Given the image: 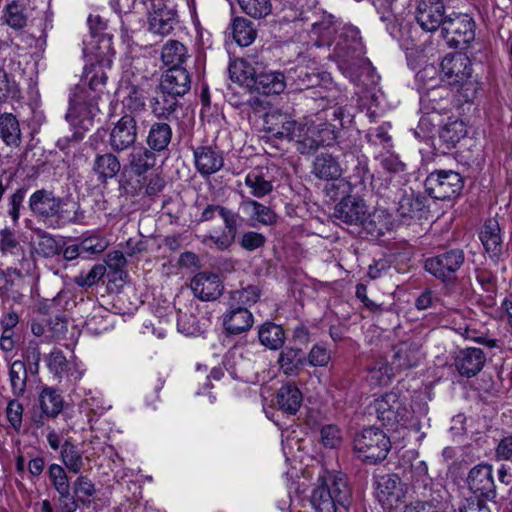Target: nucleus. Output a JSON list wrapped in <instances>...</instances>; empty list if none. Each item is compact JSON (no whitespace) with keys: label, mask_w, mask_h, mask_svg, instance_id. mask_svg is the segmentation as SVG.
I'll list each match as a JSON object with an SVG mask.
<instances>
[{"label":"nucleus","mask_w":512,"mask_h":512,"mask_svg":"<svg viewBox=\"0 0 512 512\" xmlns=\"http://www.w3.org/2000/svg\"><path fill=\"white\" fill-rule=\"evenodd\" d=\"M111 66L112 57L109 52L103 56L96 54V61L85 66L81 84L70 98L67 119L80 118L81 122L91 121L98 114V104L107 81L106 70Z\"/></svg>","instance_id":"obj_1"},{"label":"nucleus","mask_w":512,"mask_h":512,"mask_svg":"<svg viewBox=\"0 0 512 512\" xmlns=\"http://www.w3.org/2000/svg\"><path fill=\"white\" fill-rule=\"evenodd\" d=\"M29 209L34 216L49 223L54 228L62 227L68 223H81L85 218L80 205L72 203L69 210L65 198L56 196L52 190L38 189L29 197Z\"/></svg>","instance_id":"obj_2"},{"label":"nucleus","mask_w":512,"mask_h":512,"mask_svg":"<svg viewBox=\"0 0 512 512\" xmlns=\"http://www.w3.org/2000/svg\"><path fill=\"white\" fill-rule=\"evenodd\" d=\"M333 217L341 223L360 226L372 238L382 236L387 229L383 213L370 211L364 199L357 195L343 197L335 205Z\"/></svg>","instance_id":"obj_3"},{"label":"nucleus","mask_w":512,"mask_h":512,"mask_svg":"<svg viewBox=\"0 0 512 512\" xmlns=\"http://www.w3.org/2000/svg\"><path fill=\"white\" fill-rule=\"evenodd\" d=\"M351 497L346 476L340 472H327L319 477L310 502L315 512H337L338 506L347 507L350 504Z\"/></svg>","instance_id":"obj_4"},{"label":"nucleus","mask_w":512,"mask_h":512,"mask_svg":"<svg viewBox=\"0 0 512 512\" xmlns=\"http://www.w3.org/2000/svg\"><path fill=\"white\" fill-rule=\"evenodd\" d=\"M390 448L389 437L376 427L364 428L354 438V450L358 458L369 464L384 460Z\"/></svg>","instance_id":"obj_5"},{"label":"nucleus","mask_w":512,"mask_h":512,"mask_svg":"<svg viewBox=\"0 0 512 512\" xmlns=\"http://www.w3.org/2000/svg\"><path fill=\"white\" fill-rule=\"evenodd\" d=\"M372 407L382 425L390 429L407 427L411 413L396 392H388L375 399Z\"/></svg>","instance_id":"obj_6"},{"label":"nucleus","mask_w":512,"mask_h":512,"mask_svg":"<svg viewBox=\"0 0 512 512\" xmlns=\"http://www.w3.org/2000/svg\"><path fill=\"white\" fill-rule=\"evenodd\" d=\"M476 24L465 13H453L446 17L441 35L452 48L464 47L475 39Z\"/></svg>","instance_id":"obj_7"},{"label":"nucleus","mask_w":512,"mask_h":512,"mask_svg":"<svg viewBox=\"0 0 512 512\" xmlns=\"http://www.w3.org/2000/svg\"><path fill=\"white\" fill-rule=\"evenodd\" d=\"M425 189L434 199L447 200L460 194L463 180L459 173L452 170H438L428 175Z\"/></svg>","instance_id":"obj_8"},{"label":"nucleus","mask_w":512,"mask_h":512,"mask_svg":"<svg viewBox=\"0 0 512 512\" xmlns=\"http://www.w3.org/2000/svg\"><path fill=\"white\" fill-rule=\"evenodd\" d=\"M465 255L461 249H451L429 257L424 262L425 270L442 282H452L456 273L462 267Z\"/></svg>","instance_id":"obj_9"},{"label":"nucleus","mask_w":512,"mask_h":512,"mask_svg":"<svg viewBox=\"0 0 512 512\" xmlns=\"http://www.w3.org/2000/svg\"><path fill=\"white\" fill-rule=\"evenodd\" d=\"M440 67L441 80L457 89L462 88L472 75L471 61L465 54L446 55L442 59Z\"/></svg>","instance_id":"obj_10"},{"label":"nucleus","mask_w":512,"mask_h":512,"mask_svg":"<svg viewBox=\"0 0 512 512\" xmlns=\"http://www.w3.org/2000/svg\"><path fill=\"white\" fill-rule=\"evenodd\" d=\"M148 16L149 31L153 34L169 35L178 23L177 10L170 0H155Z\"/></svg>","instance_id":"obj_11"},{"label":"nucleus","mask_w":512,"mask_h":512,"mask_svg":"<svg viewBox=\"0 0 512 512\" xmlns=\"http://www.w3.org/2000/svg\"><path fill=\"white\" fill-rule=\"evenodd\" d=\"M469 490L479 499L493 501L497 497L493 477V467L488 463H480L472 467L467 476Z\"/></svg>","instance_id":"obj_12"},{"label":"nucleus","mask_w":512,"mask_h":512,"mask_svg":"<svg viewBox=\"0 0 512 512\" xmlns=\"http://www.w3.org/2000/svg\"><path fill=\"white\" fill-rule=\"evenodd\" d=\"M137 124L131 114L123 115L113 126L109 135V145L115 152L134 147L137 140Z\"/></svg>","instance_id":"obj_13"},{"label":"nucleus","mask_w":512,"mask_h":512,"mask_svg":"<svg viewBox=\"0 0 512 512\" xmlns=\"http://www.w3.org/2000/svg\"><path fill=\"white\" fill-rule=\"evenodd\" d=\"M155 80L148 76L137 77L127 87V95L123 99V106L131 113L145 110L146 100L156 88Z\"/></svg>","instance_id":"obj_14"},{"label":"nucleus","mask_w":512,"mask_h":512,"mask_svg":"<svg viewBox=\"0 0 512 512\" xmlns=\"http://www.w3.org/2000/svg\"><path fill=\"white\" fill-rule=\"evenodd\" d=\"M444 4L419 0L415 9V20L426 32L442 29L446 21Z\"/></svg>","instance_id":"obj_15"},{"label":"nucleus","mask_w":512,"mask_h":512,"mask_svg":"<svg viewBox=\"0 0 512 512\" xmlns=\"http://www.w3.org/2000/svg\"><path fill=\"white\" fill-rule=\"evenodd\" d=\"M191 290L201 301H215L224 291L219 275L212 272H199L191 280Z\"/></svg>","instance_id":"obj_16"},{"label":"nucleus","mask_w":512,"mask_h":512,"mask_svg":"<svg viewBox=\"0 0 512 512\" xmlns=\"http://www.w3.org/2000/svg\"><path fill=\"white\" fill-rule=\"evenodd\" d=\"M479 239L492 261H499L504 253V241L500 224L497 219L489 218L479 231Z\"/></svg>","instance_id":"obj_17"},{"label":"nucleus","mask_w":512,"mask_h":512,"mask_svg":"<svg viewBox=\"0 0 512 512\" xmlns=\"http://www.w3.org/2000/svg\"><path fill=\"white\" fill-rule=\"evenodd\" d=\"M221 218L225 229L219 235H204L201 242L205 245L213 243L219 250H226L233 244L237 235L239 215L224 207L221 209Z\"/></svg>","instance_id":"obj_18"},{"label":"nucleus","mask_w":512,"mask_h":512,"mask_svg":"<svg viewBox=\"0 0 512 512\" xmlns=\"http://www.w3.org/2000/svg\"><path fill=\"white\" fill-rule=\"evenodd\" d=\"M264 129L273 138L291 141L296 136L297 124L290 115L272 111L264 117Z\"/></svg>","instance_id":"obj_19"},{"label":"nucleus","mask_w":512,"mask_h":512,"mask_svg":"<svg viewBox=\"0 0 512 512\" xmlns=\"http://www.w3.org/2000/svg\"><path fill=\"white\" fill-rule=\"evenodd\" d=\"M485 362L486 355L480 348L469 347L457 352L454 366L461 376L471 378L481 372Z\"/></svg>","instance_id":"obj_20"},{"label":"nucleus","mask_w":512,"mask_h":512,"mask_svg":"<svg viewBox=\"0 0 512 512\" xmlns=\"http://www.w3.org/2000/svg\"><path fill=\"white\" fill-rule=\"evenodd\" d=\"M40 414H34L32 421L37 427H42L48 419L55 418L63 409V398L53 388H44L39 395Z\"/></svg>","instance_id":"obj_21"},{"label":"nucleus","mask_w":512,"mask_h":512,"mask_svg":"<svg viewBox=\"0 0 512 512\" xmlns=\"http://www.w3.org/2000/svg\"><path fill=\"white\" fill-rule=\"evenodd\" d=\"M193 154L196 170L203 177L215 174L224 165L223 153L217 147L199 146Z\"/></svg>","instance_id":"obj_22"},{"label":"nucleus","mask_w":512,"mask_h":512,"mask_svg":"<svg viewBox=\"0 0 512 512\" xmlns=\"http://www.w3.org/2000/svg\"><path fill=\"white\" fill-rule=\"evenodd\" d=\"M229 308L223 314V327L228 334L238 335L248 331L254 323L252 313L242 306L228 303Z\"/></svg>","instance_id":"obj_23"},{"label":"nucleus","mask_w":512,"mask_h":512,"mask_svg":"<svg viewBox=\"0 0 512 512\" xmlns=\"http://www.w3.org/2000/svg\"><path fill=\"white\" fill-rule=\"evenodd\" d=\"M375 495L383 507L392 508L400 500L398 478L394 474L374 476Z\"/></svg>","instance_id":"obj_24"},{"label":"nucleus","mask_w":512,"mask_h":512,"mask_svg":"<svg viewBox=\"0 0 512 512\" xmlns=\"http://www.w3.org/2000/svg\"><path fill=\"white\" fill-rule=\"evenodd\" d=\"M261 66L253 57L236 59L229 66L230 78L233 82L252 88Z\"/></svg>","instance_id":"obj_25"},{"label":"nucleus","mask_w":512,"mask_h":512,"mask_svg":"<svg viewBox=\"0 0 512 512\" xmlns=\"http://www.w3.org/2000/svg\"><path fill=\"white\" fill-rule=\"evenodd\" d=\"M191 87L189 72L183 67H170L162 76L159 89L176 96L186 94Z\"/></svg>","instance_id":"obj_26"},{"label":"nucleus","mask_w":512,"mask_h":512,"mask_svg":"<svg viewBox=\"0 0 512 512\" xmlns=\"http://www.w3.org/2000/svg\"><path fill=\"white\" fill-rule=\"evenodd\" d=\"M421 110L425 113L444 114L449 108V90L446 85L427 88L420 97Z\"/></svg>","instance_id":"obj_27"},{"label":"nucleus","mask_w":512,"mask_h":512,"mask_svg":"<svg viewBox=\"0 0 512 512\" xmlns=\"http://www.w3.org/2000/svg\"><path fill=\"white\" fill-rule=\"evenodd\" d=\"M286 88V79L280 71H267L263 66L254 80L252 89L263 95H278Z\"/></svg>","instance_id":"obj_28"},{"label":"nucleus","mask_w":512,"mask_h":512,"mask_svg":"<svg viewBox=\"0 0 512 512\" xmlns=\"http://www.w3.org/2000/svg\"><path fill=\"white\" fill-rule=\"evenodd\" d=\"M156 159V152L150 148L134 146L128 155L126 168L140 176L155 166Z\"/></svg>","instance_id":"obj_29"},{"label":"nucleus","mask_w":512,"mask_h":512,"mask_svg":"<svg viewBox=\"0 0 512 512\" xmlns=\"http://www.w3.org/2000/svg\"><path fill=\"white\" fill-rule=\"evenodd\" d=\"M419 361L420 350L416 344L401 342L394 347L391 365L396 371L415 367Z\"/></svg>","instance_id":"obj_30"},{"label":"nucleus","mask_w":512,"mask_h":512,"mask_svg":"<svg viewBox=\"0 0 512 512\" xmlns=\"http://www.w3.org/2000/svg\"><path fill=\"white\" fill-rule=\"evenodd\" d=\"M302 393L291 383L283 384L276 393V404L284 413L294 415L302 404Z\"/></svg>","instance_id":"obj_31"},{"label":"nucleus","mask_w":512,"mask_h":512,"mask_svg":"<svg viewBox=\"0 0 512 512\" xmlns=\"http://www.w3.org/2000/svg\"><path fill=\"white\" fill-rule=\"evenodd\" d=\"M240 208L253 222H258L263 225H273L277 221V215L270 207L251 198L243 199L240 203Z\"/></svg>","instance_id":"obj_32"},{"label":"nucleus","mask_w":512,"mask_h":512,"mask_svg":"<svg viewBox=\"0 0 512 512\" xmlns=\"http://www.w3.org/2000/svg\"><path fill=\"white\" fill-rule=\"evenodd\" d=\"M2 20L14 30L23 29L28 21L25 0H8L3 10Z\"/></svg>","instance_id":"obj_33"},{"label":"nucleus","mask_w":512,"mask_h":512,"mask_svg":"<svg viewBox=\"0 0 512 512\" xmlns=\"http://www.w3.org/2000/svg\"><path fill=\"white\" fill-rule=\"evenodd\" d=\"M265 170L263 167H255L245 177V185L253 197L263 198L273 190L272 181L266 177Z\"/></svg>","instance_id":"obj_34"},{"label":"nucleus","mask_w":512,"mask_h":512,"mask_svg":"<svg viewBox=\"0 0 512 512\" xmlns=\"http://www.w3.org/2000/svg\"><path fill=\"white\" fill-rule=\"evenodd\" d=\"M171 139V126L165 122H154L148 131L146 143L151 150L161 152L167 149Z\"/></svg>","instance_id":"obj_35"},{"label":"nucleus","mask_w":512,"mask_h":512,"mask_svg":"<svg viewBox=\"0 0 512 512\" xmlns=\"http://www.w3.org/2000/svg\"><path fill=\"white\" fill-rule=\"evenodd\" d=\"M92 169L98 180L105 183L119 173L121 164L117 156L112 153L97 154Z\"/></svg>","instance_id":"obj_36"},{"label":"nucleus","mask_w":512,"mask_h":512,"mask_svg":"<svg viewBox=\"0 0 512 512\" xmlns=\"http://www.w3.org/2000/svg\"><path fill=\"white\" fill-rule=\"evenodd\" d=\"M339 162L330 154L321 153L313 162V173L324 180H336L342 175Z\"/></svg>","instance_id":"obj_37"},{"label":"nucleus","mask_w":512,"mask_h":512,"mask_svg":"<svg viewBox=\"0 0 512 512\" xmlns=\"http://www.w3.org/2000/svg\"><path fill=\"white\" fill-rule=\"evenodd\" d=\"M0 137L8 146L18 147L21 143L19 121L12 113L0 115Z\"/></svg>","instance_id":"obj_38"},{"label":"nucleus","mask_w":512,"mask_h":512,"mask_svg":"<svg viewBox=\"0 0 512 512\" xmlns=\"http://www.w3.org/2000/svg\"><path fill=\"white\" fill-rule=\"evenodd\" d=\"M178 106L177 96L161 91L150 100L152 113L159 119H168Z\"/></svg>","instance_id":"obj_39"},{"label":"nucleus","mask_w":512,"mask_h":512,"mask_svg":"<svg viewBox=\"0 0 512 512\" xmlns=\"http://www.w3.org/2000/svg\"><path fill=\"white\" fill-rule=\"evenodd\" d=\"M260 343L271 349L277 350L284 344V330L280 325L267 322L260 326L258 331Z\"/></svg>","instance_id":"obj_40"},{"label":"nucleus","mask_w":512,"mask_h":512,"mask_svg":"<svg viewBox=\"0 0 512 512\" xmlns=\"http://www.w3.org/2000/svg\"><path fill=\"white\" fill-rule=\"evenodd\" d=\"M188 57L186 47L177 40H169L161 51V58L165 65L171 67H181Z\"/></svg>","instance_id":"obj_41"},{"label":"nucleus","mask_w":512,"mask_h":512,"mask_svg":"<svg viewBox=\"0 0 512 512\" xmlns=\"http://www.w3.org/2000/svg\"><path fill=\"white\" fill-rule=\"evenodd\" d=\"M232 34L237 44L245 47L255 40L256 30L251 21L242 17H236L232 24Z\"/></svg>","instance_id":"obj_42"},{"label":"nucleus","mask_w":512,"mask_h":512,"mask_svg":"<svg viewBox=\"0 0 512 512\" xmlns=\"http://www.w3.org/2000/svg\"><path fill=\"white\" fill-rule=\"evenodd\" d=\"M61 458L65 467L74 474L80 473L84 467L83 453L68 441L62 445Z\"/></svg>","instance_id":"obj_43"},{"label":"nucleus","mask_w":512,"mask_h":512,"mask_svg":"<svg viewBox=\"0 0 512 512\" xmlns=\"http://www.w3.org/2000/svg\"><path fill=\"white\" fill-rule=\"evenodd\" d=\"M261 289L257 285H247L230 293L229 303L236 306H252L258 302Z\"/></svg>","instance_id":"obj_44"},{"label":"nucleus","mask_w":512,"mask_h":512,"mask_svg":"<svg viewBox=\"0 0 512 512\" xmlns=\"http://www.w3.org/2000/svg\"><path fill=\"white\" fill-rule=\"evenodd\" d=\"M303 359L300 349L286 347L281 351L278 363L285 374L293 375L302 365Z\"/></svg>","instance_id":"obj_45"},{"label":"nucleus","mask_w":512,"mask_h":512,"mask_svg":"<svg viewBox=\"0 0 512 512\" xmlns=\"http://www.w3.org/2000/svg\"><path fill=\"white\" fill-rule=\"evenodd\" d=\"M297 131L299 132L297 135L298 139L296 141L297 142V150L300 153H302V154L312 153L320 147V144L317 141L318 139L316 136L317 126L310 125V126H307L306 128L297 127Z\"/></svg>","instance_id":"obj_46"},{"label":"nucleus","mask_w":512,"mask_h":512,"mask_svg":"<svg viewBox=\"0 0 512 512\" xmlns=\"http://www.w3.org/2000/svg\"><path fill=\"white\" fill-rule=\"evenodd\" d=\"M9 378L12 392L15 396H20L26 388L27 371L24 362L14 361L9 369Z\"/></svg>","instance_id":"obj_47"},{"label":"nucleus","mask_w":512,"mask_h":512,"mask_svg":"<svg viewBox=\"0 0 512 512\" xmlns=\"http://www.w3.org/2000/svg\"><path fill=\"white\" fill-rule=\"evenodd\" d=\"M241 10L255 19H261L272 11L270 0H237Z\"/></svg>","instance_id":"obj_48"},{"label":"nucleus","mask_w":512,"mask_h":512,"mask_svg":"<svg viewBox=\"0 0 512 512\" xmlns=\"http://www.w3.org/2000/svg\"><path fill=\"white\" fill-rule=\"evenodd\" d=\"M395 371L391 364L384 361H377L368 370L371 382L378 386L388 385L394 377Z\"/></svg>","instance_id":"obj_49"},{"label":"nucleus","mask_w":512,"mask_h":512,"mask_svg":"<svg viewBox=\"0 0 512 512\" xmlns=\"http://www.w3.org/2000/svg\"><path fill=\"white\" fill-rule=\"evenodd\" d=\"M48 473L53 487L61 498H67L70 491V483L64 468L58 464H51Z\"/></svg>","instance_id":"obj_50"},{"label":"nucleus","mask_w":512,"mask_h":512,"mask_svg":"<svg viewBox=\"0 0 512 512\" xmlns=\"http://www.w3.org/2000/svg\"><path fill=\"white\" fill-rule=\"evenodd\" d=\"M320 439L324 447L336 449L343 442V433L337 425L327 424L320 430Z\"/></svg>","instance_id":"obj_51"},{"label":"nucleus","mask_w":512,"mask_h":512,"mask_svg":"<svg viewBox=\"0 0 512 512\" xmlns=\"http://www.w3.org/2000/svg\"><path fill=\"white\" fill-rule=\"evenodd\" d=\"M19 88L15 80L4 70L0 69V103L18 97Z\"/></svg>","instance_id":"obj_52"},{"label":"nucleus","mask_w":512,"mask_h":512,"mask_svg":"<svg viewBox=\"0 0 512 512\" xmlns=\"http://www.w3.org/2000/svg\"><path fill=\"white\" fill-rule=\"evenodd\" d=\"M83 253L95 255L102 253L109 245L106 238L99 234H92L84 237L81 242Z\"/></svg>","instance_id":"obj_53"},{"label":"nucleus","mask_w":512,"mask_h":512,"mask_svg":"<svg viewBox=\"0 0 512 512\" xmlns=\"http://www.w3.org/2000/svg\"><path fill=\"white\" fill-rule=\"evenodd\" d=\"M105 272V265L96 264L87 273L82 272L76 276L74 282L80 287H91L105 275Z\"/></svg>","instance_id":"obj_54"},{"label":"nucleus","mask_w":512,"mask_h":512,"mask_svg":"<svg viewBox=\"0 0 512 512\" xmlns=\"http://www.w3.org/2000/svg\"><path fill=\"white\" fill-rule=\"evenodd\" d=\"M68 361L61 350L55 349L48 356V368L57 377L63 378L65 371L69 368Z\"/></svg>","instance_id":"obj_55"},{"label":"nucleus","mask_w":512,"mask_h":512,"mask_svg":"<svg viewBox=\"0 0 512 512\" xmlns=\"http://www.w3.org/2000/svg\"><path fill=\"white\" fill-rule=\"evenodd\" d=\"M74 493L78 496L79 500L84 502L85 498L89 499L96 493V488L93 482L87 477L80 475L73 483Z\"/></svg>","instance_id":"obj_56"},{"label":"nucleus","mask_w":512,"mask_h":512,"mask_svg":"<svg viewBox=\"0 0 512 512\" xmlns=\"http://www.w3.org/2000/svg\"><path fill=\"white\" fill-rule=\"evenodd\" d=\"M330 359L331 353L323 344H315L308 355V363L313 367L326 366Z\"/></svg>","instance_id":"obj_57"},{"label":"nucleus","mask_w":512,"mask_h":512,"mask_svg":"<svg viewBox=\"0 0 512 512\" xmlns=\"http://www.w3.org/2000/svg\"><path fill=\"white\" fill-rule=\"evenodd\" d=\"M380 166L383 170L390 174H400L405 171L406 164L402 162L398 155L393 153H385L380 155Z\"/></svg>","instance_id":"obj_58"},{"label":"nucleus","mask_w":512,"mask_h":512,"mask_svg":"<svg viewBox=\"0 0 512 512\" xmlns=\"http://www.w3.org/2000/svg\"><path fill=\"white\" fill-rule=\"evenodd\" d=\"M25 195H26V189L19 188L13 194H11L9 197L8 215L11 217L14 224H17L19 221L20 209L23 205Z\"/></svg>","instance_id":"obj_59"},{"label":"nucleus","mask_w":512,"mask_h":512,"mask_svg":"<svg viewBox=\"0 0 512 512\" xmlns=\"http://www.w3.org/2000/svg\"><path fill=\"white\" fill-rule=\"evenodd\" d=\"M0 249L3 253L16 254L20 249V243L15 232L4 228L0 231Z\"/></svg>","instance_id":"obj_60"},{"label":"nucleus","mask_w":512,"mask_h":512,"mask_svg":"<svg viewBox=\"0 0 512 512\" xmlns=\"http://www.w3.org/2000/svg\"><path fill=\"white\" fill-rule=\"evenodd\" d=\"M61 252V248L56 239L49 235L43 234L38 242V253L44 257H53Z\"/></svg>","instance_id":"obj_61"},{"label":"nucleus","mask_w":512,"mask_h":512,"mask_svg":"<svg viewBox=\"0 0 512 512\" xmlns=\"http://www.w3.org/2000/svg\"><path fill=\"white\" fill-rule=\"evenodd\" d=\"M265 241L266 238L263 234L249 231L243 234L240 244L245 250L253 251L262 247Z\"/></svg>","instance_id":"obj_62"},{"label":"nucleus","mask_w":512,"mask_h":512,"mask_svg":"<svg viewBox=\"0 0 512 512\" xmlns=\"http://www.w3.org/2000/svg\"><path fill=\"white\" fill-rule=\"evenodd\" d=\"M497 460L509 461L512 463V434L503 437L495 448Z\"/></svg>","instance_id":"obj_63"},{"label":"nucleus","mask_w":512,"mask_h":512,"mask_svg":"<svg viewBox=\"0 0 512 512\" xmlns=\"http://www.w3.org/2000/svg\"><path fill=\"white\" fill-rule=\"evenodd\" d=\"M458 512H491L486 503L477 497L466 498L459 506Z\"/></svg>","instance_id":"obj_64"}]
</instances>
